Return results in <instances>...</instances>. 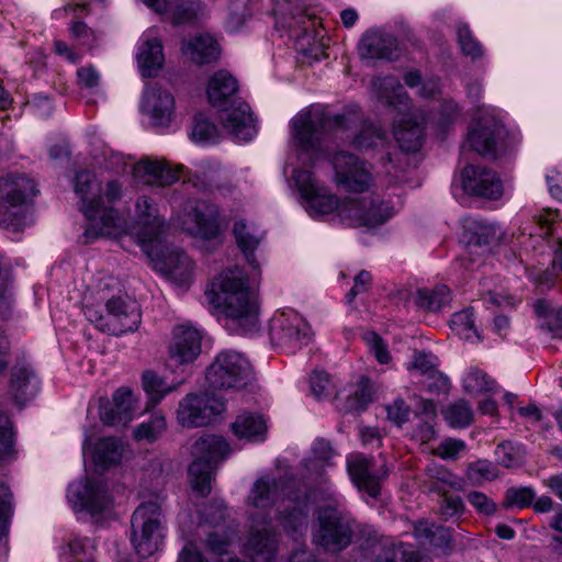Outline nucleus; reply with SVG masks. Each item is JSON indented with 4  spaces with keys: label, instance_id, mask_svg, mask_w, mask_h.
Segmentation results:
<instances>
[{
    "label": "nucleus",
    "instance_id": "obj_1",
    "mask_svg": "<svg viewBox=\"0 0 562 562\" xmlns=\"http://www.w3.org/2000/svg\"><path fill=\"white\" fill-rule=\"evenodd\" d=\"M247 276L237 266L224 270L206 292L209 301L222 308L226 327L235 333H250L258 326V307L251 297Z\"/></svg>",
    "mask_w": 562,
    "mask_h": 562
},
{
    "label": "nucleus",
    "instance_id": "obj_2",
    "mask_svg": "<svg viewBox=\"0 0 562 562\" xmlns=\"http://www.w3.org/2000/svg\"><path fill=\"white\" fill-rule=\"evenodd\" d=\"M288 504L280 510V520L285 529L293 531L306 526L310 510V495L304 486L295 481L277 482L270 477L257 480L252 486L248 503L256 508H267L278 501Z\"/></svg>",
    "mask_w": 562,
    "mask_h": 562
},
{
    "label": "nucleus",
    "instance_id": "obj_3",
    "mask_svg": "<svg viewBox=\"0 0 562 562\" xmlns=\"http://www.w3.org/2000/svg\"><path fill=\"white\" fill-rule=\"evenodd\" d=\"M232 452L229 443L220 436L205 435L191 447L193 462L189 467L190 483L195 493L205 497L211 492L217 464Z\"/></svg>",
    "mask_w": 562,
    "mask_h": 562
},
{
    "label": "nucleus",
    "instance_id": "obj_4",
    "mask_svg": "<svg viewBox=\"0 0 562 562\" xmlns=\"http://www.w3.org/2000/svg\"><path fill=\"white\" fill-rule=\"evenodd\" d=\"M166 519L156 502L142 503L131 518V542L143 559L153 555L162 544Z\"/></svg>",
    "mask_w": 562,
    "mask_h": 562
},
{
    "label": "nucleus",
    "instance_id": "obj_5",
    "mask_svg": "<svg viewBox=\"0 0 562 562\" xmlns=\"http://www.w3.org/2000/svg\"><path fill=\"white\" fill-rule=\"evenodd\" d=\"M355 520L345 509L342 502L334 496L318 510V529L315 542L327 551H340L348 547L353 535Z\"/></svg>",
    "mask_w": 562,
    "mask_h": 562
},
{
    "label": "nucleus",
    "instance_id": "obj_6",
    "mask_svg": "<svg viewBox=\"0 0 562 562\" xmlns=\"http://www.w3.org/2000/svg\"><path fill=\"white\" fill-rule=\"evenodd\" d=\"M36 192L34 181L26 176L0 178V225L20 231L25 224V204Z\"/></svg>",
    "mask_w": 562,
    "mask_h": 562
},
{
    "label": "nucleus",
    "instance_id": "obj_7",
    "mask_svg": "<svg viewBox=\"0 0 562 562\" xmlns=\"http://www.w3.org/2000/svg\"><path fill=\"white\" fill-rule=\"evenodd\" d=\"M358 121L356 114L327 116L318 111H302L292 120L293 137L303 150H314L319 135L327 130H349Z\"/></svg>",
    "mask_w": 562,
    "mask_h": 562
},
{
    "label": "nucleus",
    "instance_id": "obj_8",
    "mask_svg": "<svg viewBox=\"0 0 562 562\" xmlns=\"http://www.w3.org/2000/svg\"><path fill=\"white\" fill-rule=\"evenodd\" d=\"M477 110L482 115L469 130L465 144L483 157L498 158L509 147L508 133L503 123L488 114L483 106H479Z\"/></svg>",
    "mask_w": 562,
    "mask_h": 562
},
{
    "label": "nucleus",
    "instance_id": "obj_9",
    "mask_svg": "<svg viewBox=\"0 0 562 562\" xmlns=\"http://www.w3.org/2000/svg\"><path fill=\"white\" fill-rule=\"evenodd\" d=\"M276 10L284 20L286 16L291 19L286 26L295 37L296 49L317 58L321 45L316 38L319 34L315 29V20L305 13L302 0H277Z\"/></svg>",
    "mask_w": 562,
    "mask_h": 562
},
{
    "label": "nucleus",
    "instance_id": "obj_10",
    "mask_svg": "<svg viewBox=\"0 0 562 562\" xmlns=\"http://www.w3.org/2000/svg\"><path fill=\"white\" fill-rule=\"evenodd\" d=\"M251 379L249 361L236 351L221 352L206 371V380L213 389H241Z\"/></svg>",
    "mask_w": 562,
    "mask_h": 562
},
{
    "label": "nucleus",
    "instance_id": "obj_11",
    "mask_svg": "<svg viewBox=\"0 0 562 562\" xmlns=\"http://www.w3.org/2000/svg\"><path fill=\"white\" fill-rule=\"evenodd\" d=\"M269 335L274 346L288 352H295L307 346L313 336L308 323L293 311L274 316L270 323Z\"/></svg>",
    "mask_w": 562,
    "mask_h": 562
},
{
    "label": "nucleus",
    "instance_id": "obj_12",
    "mask_svg": "<svg viewBox=\"0 0 562 562\" xmlns=\"http://www.w3.org/2000/svg\"><path fill=\"white\" fill-rule=\"evenodd\" d=\"M224 401L214 394L189 393L179 402L178 423L186 428L204 427L224 411Z\"/></svg>",
    "mask_w": 562,
    "mask_h": 562
},
{
    "label": "nucleus",
    "instance_id": "obj_13",
    "mask_svg": "<svg viewBox=\"0 0 562 562\" xmlns=\"http://www.w3.org/2000/svg\"><path fill=\"white\" fill-rule=\"evenodd\" d=\"M293 180L305 201L307 212L315 215H326L334 211H340L347 204V200L339 203L334 194L321 187L308 170L297 169L293 172Z\"/></svg>",
    "mask_w": 562,
    "mask_h": 562
},
{
    "label": "nucleus",
    "instance_id": "obj_14",
    "mask_svg": "<svg viewBox=\"0 0 562 562\" xmlns=\"http://www.w3.org/2000/svg\"><path fill=\"white\" fill-rule=\"evenodd\" d=\"M335 182L348 192L361 193L372 186V175L367 164L353 154L338 151L333 157Z\"/></svg>",
    "mask_w": 562,
    "mask_h": 562
},
{
    "label": "nucleus",
    "instance_id": "obj_15",
    "mask_svg": "<svg viewBox=\"0 0 562 562\" xmlns=\"http://www.w3.org/2000/svg\"><path fill=\"white\" fill-rule=\"evenodd\" d=\"M348 472L359 492L378 498L381 484L389 475V468L385 461L378 462L373 458L356 454L348 460Z\"/></svg>",
    "mask_w": 562,
    "mask_h": 562
},
{
    "label": "nucleus",
    "instance_id": "obj_16",
    "mask_svg": "<svg viewBox=\"0 0 562 562\" xmlns=\"http://www.w3.org/2000/svg\"><path fill=\"white\" fill-rule=\"evenodd\" d=\"M342 218H348L355 226L373 227L384 224L393 216V207L379 198L347 199L340 211Z\"/></svg>",
    "mask_w": 562,
    "mask_h": 562
},
{
    "label": "nucleus",
    "instance_id": "obj_17",
    "mask_svg": "<svg viewBox=\"0 0 562 562\" xmlns=\"http://www.w3.org/2000/svg\"><path fill=\"white\" fill-rule=\"evenodd\" d=\"M182 228L192 236L211 239L218 234V212L205 201H188L183 209Z\"/></svg>",
    "mask_w": 562,
    "mask_h": 562
},
{
    "label": "nucleus",
    "instance_id": "obj_18",
    "mask_svg": "<svg viewBox=\"0 0 562 562\" xmlns=\"http://www.w3.org/2000/svg\"><path fill=\"white\" fill-rule=\"evenodd\" d=\"M68 499L80 510L97 515L109 510L112 498L106 486L97 480L87 479L69 486Z\"/></svg>",
    "mask_w": 562,
    "mask_h": 562
},
{
    "label": "nucleus",
    "instance_id": "obj_19",
    "mask_svg": "<svg viewBox=\"0 0 562 562\" xmlns=\"http://www.w3.org/2000/svg\"><path fill=\"white\" fill-rule=\"evenodd\" d=\"M109 322L103 324L106 333L120 336L136 330L142 321L139 304L130 297L113 296L105 303Z\"/></svg>",
    "mask_w": 562,
    "mask_h": 562
},
{
    "label": "nucleus",
    "instance_id": "obj_20",
    "mask_svg": "<svg viewBox=\"0 0 562 562\" xmlns=\"http://www.w3.org/2000/svg\"><path fill=\"white\" fill-rule=\"evenodd\" d=\"M462 188L468 194L498 200L503 194V183L498 176L485 167L468 165L461 173Z\"/></svg>",
    "mask_w": 562,
    "mask_h": 562
},
{
    "label": "nucleus",
    "instance_id": "obj_21",
    "mask_svg": "<svg viewBox=\"0 0 562 562\" xmlns=\"http://www.w3.org/2000/svg\"><path fill=\"white\" fill-rule=\"evenodd\" d=\"M137 224L135 235L142 247L148 251L147 246L157 241L165 232L166 223L158 214V210L154 201L146 195L137 199L136 204Z\"/></svg>",
    "mask_w": 562,
    "mask_h": 562
},
{
    "label": "nucleus",
    "instance_id": "obj_22",
    "mask_svg": "<svg viewBox=\"0 0 562 562\" xmlns=\"http://www.w3.org/2000/svg\"><path fill=\"white\" fill-rule=\"evenodd\" d=\"M220 121L227 133L238 140H250L257 134L250 106L245 101L234 100L220 109Z\"/></svg>",
    "mask_w": 562,
    "mask_h": 562
},
{
    "label": "nucleus",
    "instance_id": "obj_23",
    "mask_svg": "<svg viewBox=\"0 0 562 562\" xmlns=\"http://www.w3.org/2000/svg\"><path fill=\"white\" fill-rule=\"evenodd\" d=\"M142 109L153 126L168 127L173 116L175 99L168 91L150 87L144 93Z\"/></svg>",
    "mask_w": 562,
    "mask_h": 562
},
{
    "label": "nucleus",
    "instance_id": "obj_24",
    "mask_svg": "<svg viewBox=\"0 0 562 562\" xmlns=\"http://www.w3.org/2000/svg\"><path fill=\"white\" fill-rule=\"evenodd\" d=\"M539 227L543 237H551L555 240L557 249L552 261V271H546L540 277V283L551 286L554 278L562 276V221L559 220L557 210H547L538 218Z\"/></svg>",
    "mask_w": 562,
    "mask_h": 562
},
{
    "label": "nucleus",
    "instance_id": "obj_25",
    "mask_svg": "<svg viewBox=\"0 0 562 562\" xmlns=\"http://www.w3.org/2000/svg\"><path fill=\"white\" fill-rule=\"evenodd\" d=\"M184 172V167L179 166L170 169L162 160L143 158L134 165L133 176L145 184L168 187L180 179V173Z\"/></svg>",
    "mask_w": 562,
    "mask_h": 562
},
{
    "label": "nucleus",
    "instance_id": "obj_26",
    "mask_svg": "<svg viewBox=\"0 0 562 562\" xmlns=\"http://www.w3.org/2000/svg\"><path fill=\"white\" fill-rule=\"evenodd\" d=\"M201 340L202 335L196 328L188 325L177 326L169 347L171 360L178 364L194 361L201 352Z\"/></svg>",
    "mask_w": 562,
    "mask_h": 562
},
{
    "label": "nucleus",
    "instance_id": "obj_27",
    "mask_svg": "<svg viewBox=\"0 0 562 562\" xmlns=\"http://www.w3.org/2000/svg\"><path fill=\"white\" fill-rule=\"evenodd\" d=\"M135 400L127 387H120L112 396V402L100 405V419L109 426L127 425L134 415Z\"/></svg>",
    "mask_w": 562,
    "mask_h": 562
},
{
    "label": "nucleus",
    "instance_id": "obj_28",
    "mask_svg": "<svg viewBox=\"0 0 562 562\" xmlns=\"http://www.w3.org/2000/svg\"><path fill=\"white\" fill-rule=\"evenodd\" d=\"M87 217L89 224L83 233L85 243H92L100 236L115 237L123 231V221L112 207L101 209V204L94 207Z\"/></svg>",
    "mask_w": 562,
    "mask_h": 562
},
{
    "label": "nucleus",
    "instance_id": "obj_29",
    "mask_svg": "<svg viewBox=\"0 0 562 562\" xmlns=\"http://www.w3.org/2000/svg\"><path fill=\"white\" fill-rule=\"evenodd\" d=\"M277 533L269 527L251 528L244 544L245 553L254 561L273 562L278 553Z\"/></svg>",
    "mask_w": 562,
    "mask_h": 562
},
{
    "label": "nucleus",
    "instance_id": "obj_30",
    "mask_svg": "<svg viewBox=\"0 0 562 562\" xmlns=\"http://www.w3.org/2000/svg\"><path fill=\"white\" fill-rule=\"evenodd\" d=\"M397 52V40L387 33L370 30L359 42V54L368 59H392Z\"/></svg>",
    "mask_w": 562,
    "mask_h": 562
},
{
    "label": "nucleus",
    "instance_id": "obj_31",
    "mask_svg": "<svg viewBox=\"0 0 562 562\" xmlns=\"http://www.w3.org/2000/svg\"><path fill=\"white\" fill-rule=\"evenodd\" d=\"M394 138L403 151H418L424 143L423 119L412 114L396 122L394 125Z\"/></svg>",
    "mask_w": 562,
    "mask_h": 562
},
{
    "label": "nucleus",
    "instance_id": "obj_32",
    "mask_svg": "<svg viewBox=\"0 0 562 562\" xmlns=\"http://www.w3.org/2000/svg\"><path fill=\"white\" fill-rule=\"evenodd\" d=\"M238 91V82L229 72L225 70L216 71L207 85V98L212 106L218 110L232 104Z\"/></svg>",
    "mask_w": 562,
    "mask_h": 562
},
{
    "label": "nucleus",
    "instance_id": "obj_33",
    "mask_svg": "<svg viewBox=\"0 0 562 562\" xmlns=\"http://www.w3.org/2000/svg\"><path fill=\"white\" fill-rule=\"evenodd\" d=\"M75 192L81 199L80 210L86 217H90L93 209L102 204L101 187L91 171L82 170L77 172Z\"/></svg>",
    "mask_w": 562,
    "mask_h": 562
},
{
    "label": "nucleus",
    "instance_id": "obj_34",
    "mask_svg": "<svg viewBox=\"0 0 562 562\" xmlns=\"http://www.w3.org/2000/svg\"><path fill=\"white\" fill-rule=\"evenodd\" d=\"M183 54L196 65L215 61L220 56V46L210 34H199L182 45Z\"/></svg>",
    "mask_w": 562,
    "mask_h": 562
},
{
    "label": "nucleus",
    "instance_id": "obj_35",
    "mask_svg": "<svg viewBox=\"0 0 562 562\" xmlns=\"http://www.w3.org/2000/svg\"><path fill=\"white\" fill-rule=\"evenodd\" d=\"M137 63L143 77H155L162 68L165 56L160 40L144 38L137 53Z\"/></svg>",
    "mask_w": 562,
    "mask_h": 562
},
{
    "label": "nucleus",
    "instance_id": "obj_36",
    "mask_svg": "<svg viewBox=\"0 0 562 562\" xmlns=\"http://www.w3.org/2000/svg\"><path fill=\"white\" fill-rule=\"evenodd\" d=\"M233 434L240 440L263 441L267 437L266 420L261 415L244 413L231 425Z\"/></svg>",
    "mask_w": 562,
    "mask_h": 562
},
{
    "label": "nucleus",
    "instance_id": "obj_37",
    "mask_svg": "<svg viewBox=\"0 0 562 562\" xmlns=\"http://www.w3.org/2000/svg\"><path fill=\"white\" fill-rule=\"evenodd\" d=\"M425 472L427 475L425 484L429 492H436L440 495L463 488L462 480L443 465L430 464Z\"/></svg>",
    "mask_w": 562,
    "mask_h": 562
},
{
    "label": "nucleus",
    "instance_id": "obj_38",
    "mask_svg": "<svg viewBox=\"0 0 562 562\" xmlns=\"http://www.w3.org/2000/svg\"><path fill=\"white\" fill-rule=\"evenodd\" d=\"M376 98L390 106L408 108V97L395 77L376 78L372 81Z\"/></svg>",
    "mask_w": 562,
    "mask_h": 562
},
{
    "label": "nucleus",
    "instance_id": "obj_39",
    "mask_svg": "<svg viewBox=\"0 0 562 562\" xmlns=\"http://www.w3.org/2000/svg\"><path fill=\"white\" fill-rule=\"evenodd\" d=\"M155 262H161L160 269L175 279L186 281L191 277L193 265L186 252L179 249H172L164 252L155 259Z\"/></svg>",
    "mask_w": 562,
    "mask_h": 562
},
{
    "label": "nucleus",
    "instance_id": "obj_40",
    "mask_svg": "<svg viewBox=\"0 0 562 562\" xmlns=\"http://www.w3.org/2000/svg\"><path fill=\"white\" fill-rule=\"evenodd\" d=\"M123 456V443L115 437L101 438L93 450L92 459L101 470L119 463Z\"/></svg>",
    "mask_w": 562,
    "mask_h": 562
},
{
    "label": "nucleus",
    "instance_id": "obj_41",
    "mask_svg": "<svg viewBox=\"0 0 562 562\" xmlns=\"http://www.w3.org/2000/svg\"><path fill=\"white\" fill-rule=\"evenodd\" d=\"M468 247H485L496 244L502 238V232L495 224L474 221L464 233Z\"/></svg>",
    "mask_w": 562,
    "mask_h": 562
},
{
    "label": "nucleus",
    "instance_id": "obj_42",
    "mask_svg": "<svg viewBox=\"0 0 562 562\" xmlns=\"http://www.w3.org/2000/svg\"><path fill=\"white\" fill-rule=\"evenodd\" d=\"M450 302V291L446 285L434 289L420 288L414 294V303L425 312H438Z\"/></svg>",
    "mask_w": 562,
    "mask_h": 562
},
{
    "label": "nucleus",
    "instance_id": "obj_43",
    "mask_svg": "<svg viewBox=\"0 0 562 562\" xmlns=\"http://www.w3.org/2000/svg\"><path fill=\"white\" fill-rule=\"evenodd\" d=\"M11 390L18 402L26 401L37 391V381L34 372L25 366H16L11 373Z\"/></svg>",
    "mask_w": 562,
    "mask_h": 562
},
{
    "label": "nucleus",
    "instance_id": "obj_44",
    "mask_svg": "<svg viewBox=\"0 0 562 562\" xmlns=\"http://www.w3.org/2000/svg\"><path fill=\"white\" fill-rule=\"evenodd\" d=\"M233 234L239 249L245 254L248 262L256 268L254 251L261 239L257 234V228L249 226L245 221L239 220L234 223Z\"/></svg>",
    "mask_w": 562,
    "mask_h": 562
},
{
    "label": "nucleus",
    "instance_id": "obj_45",
    "mask_svg": "<svg viewBox=\"0 0 562 562\" xmlns=\"http://www.w3.org/2000/svg\"><path fill=\"white\" fill-rule=\"evenodd\" d=\"M169 12L173 25L192 24L203 14V5L199 0H175Z\"/></svg>",
    "mask_w": 562,
    "mask_h": 562
},
{
    "label": "nucleus",
    "instance_id": "obj_46",
    "mask_svg": "<svg viewBox=\"0 0 562 562\" xmlns=\"http://www.w3.org/2000/svg\"><path fill=\"white\" fill-rule=\"evenodd\" d=\"M450 328L463 340L481 341L480 333L475 327L473 308L454 313L450 319Z\"/></svg>",
    "mask_w": 562,
    "mask_h": 562
},
{
    "label": "nucleus",
    "instance_id": "obj_47",
    "mask_svg": "<svg viewBox=\"0 0 562 562\" xmlns=\"http://www.w3.org/2000/svg\"><path fill=\"white\" fill-rule=\"evenodd\" d=\"M386 143V133L381 127L373 124H363L361 130L352 139L357 149H371L384 146Z\"/></svg>",
    "mask_w": 562,
    "mask_h": 562
},
{
    "label": "nucleus",
    "instance_id": "obj_48",
    "mask_svg": "<svg viewBox=\"0 0 562 562\" xmlns=\"http://www.w3.org/2000/svg\"><path fill=\"white\" fill-rule=\"evenodd\" d=\"M445 419L454 428H464L473 419L472 407L465 400H459L443 411Z\"/></svg>",
    "mask_w": 562,
    "mask_h": 562
},
{
    "label": "nucleus",
    "instance_id": "obj_49",
    "mask_svg": "<svg viewBox=\"0 0 562 562\" xmlns=\"http://www.w3.org/2000/svg\"><path fill=\"white\" fill-rule=\"evenodd\" d=\"M250 15L251 11L248 8L247 1H232L227 8V15L224 22L225 30L229 33L238 32Z\"/></svg>",
    "mask_w": 562,
    "mask_h": 562
},
{
    "label": "nucleus",
    "instance_id": "obj_50",
    "mask_svg": "<svg viewBox=\"0 0 562 562\" xmlns=\"http://www.w3.org/2000/svg\"><path fill=\"white\" fill-rule=\"evenodd\" d=\"M498 468L487 460H477L470 463L467 469V477L475 485H481L486 481H493L498 476Z\"/></svg>",
    "mask_w": 562,
    "mask_h": 562
},
{
    "label": "nucleus",
    "instance_id": "obj_51",
    "mask_svg": "<svg viewBox=\"0 0 562 562\" xmlns=\"http://www.w3.org/2000/svg\"><path fill=\"white\" fill-rule=\"evenodd\" d=\"M166 427L165 416L155 414L149 422L143 423L134 429V438L153 442L166 430Z\"/></svg>",
    "mask_w": 562,
    "mask_h": 562
},
{
    "label": "nucleus",
    "instance_id": "obj_52",
    "mask_svg": "<svg viewBox=\"0 0 562 562\" xmlns=\"http://www.w3.org/2000/svg\"><path fill=\"white\" fill-rule=\"evenodd\" d=\"M142 383L145 392L155 404L173 390L154 371H145L142 376Z\"/></svg>",
    "mask_w": 562,
    "mask_h": 562
},
{
    "label": "nucleus",
    "instance_id": "obj_53",
    "mask_svg": "<svg viewBox=\"0 0 562 562\" xmlns=\"http://www.w3.org/2000/svg\"><path fill=\"white\" fill-rule=\"evenodd\" d=\"M536 498L533 488L529 486L509 487L505 492L503 506L505 508L518 507L527 508L531 506Z\"/></svg>",
    "mask_w": 562,
    "mask_h": 562
},
{
    "label": "nucleus",
    "instance_id": "obj_54",
    "mask_svg": "<svg viewBox=\"0 0 562 562\" xmlns=\"http://www.w3.org/2000/svg\"><path fill=\"white\" fill-rule=\"evenodd\" d=\"M457 36L458 43L461 47V50L464 55L470 56L471 58H480L483 56V47L475 40L470 27L465 23H460L457 26Z\"/></svg>",
    "mask_w": 562,
    "mask_h": 562
},
{
    "label": "nucleus",
    "instance_id": "obj_55",
    "mask_svg": "<svg viewBox=\"0 0 562 562\" xmlns=\"http://www.w3.org/2000/svg\"><path fill=\"white\" fill-rule=\"evenodd\" d=\"M372 401V387L367 378H361L357 383V387L347 400V406L350 411L362 412Z\"/></svg>",
    "mask_w": 562,
    "mask_h": 562
},
{
    "label": "nucleus",
    "instance_id": "obj_56",
    "mask_svg": "<svg viewBox=\"0 0 562 562\" xmlns=\"http://www.w3.org/2000/svg\"><path fill=\"white\" fill-rule=\"evenodd\" d=\"M191 136L196 143H213L217 139V128L204 115L199 114L194 119Z\"/></svg>",
    "mask_w": 562,
    "mask_h": 562
},
{
    "label": "nucleus",
    "instance_id": "obj_57",
    "mask_svg": "<svg viewBox=\"0 0 562 562\" xmlns=\"http://www.w3.org/2000/svg\"><path fill=\"white\" fill-rule=\"evenodd\" d=\"M68 562H93L94 547L89 539L74 538L68 543Z\"/></svg>",
    "mask_w": 562,
    "mask_h": 562
},
{
    "label": "nucleus",
    "instance_id": "obj_58",
    "mask_svg": "<svg viewBox=\"0 0 562 562\" xmlns=\"http://www.w3.org/2000/svg\"><path fill=\"white\" fill-rule=\"evenodd\" d=\"M439 514L445 520L460 517L464 512V503L460 496L449 493L440 494Z\"/></svg>",
    "mask_w": 562,
    "mask_h": 562
},
{
    "label": "nucleus",
    "instance_id": "obj_59",
    "mask_svg": "<svg viewBox=\"0 0 562 562\" xmlns=\"http://www.w3.org/2000/svg\"><path fill=\"white\" fill-rule=\"evenodd\" d=\"M12 514V493L5 484L0 483V540L8 532V525Z\"/></svg>",
    "mask_w": 562,
    "mask_h": 562
},
{
    "label": "nucleus",
    "instance_id": "obj_60",
    "mask_svg": "<svg viewBox=\"0 0 562 562\" xmlns=\"http://www.w3.org/2000/svg\"><path fill=\"white\" fill-rule=\"evenodd\" d=\"M12 422L7 413L0 411V460H3L13 449Z\"/></svg>",
    "mask_w": 562,
    "mask_h": 562
},
{
    "label": "nucleus",
    "instance_id": "obj_61",
    "mask_svg": "<svg viewBox=\"0 0 562 562\" xmlns=\"http://www.w3.org/2000/svg\"><path fill=\"white\" fill-rule=\"evenodd\" d=\"M463 383L470 392H488L494 386V382L488 379L487 374L479 369H471Z\"/></svg>",
    "mask_w": 562,
    "mask_h": 562
},
{
    "label": "nucleus",
    "instance_id": "obj_62",
    "mask_svg": "<svg viewBox=\"0 0 562 562\" xmlns=\"http://www.w3.org/2000/svg\"><path fill=\"white\" fill-rule=\"evenodd\" d=\"M363 340L366 341L370 350L374 353L376 360L380 363H389V361L391 360V356L387 350V346L376 333L367 331L363 335Z\"/></svg>",
    "mask_w": 562,
    "mask_h": 562
},
{
    "label": "nucleus",
    "instance_id": "obj_63",
    "mask_svg": "<svg viewBox=\"0 0 562 562\" xmlns=\"http://www.w3.org/2000/svg\"><path fill=\"white\" fill-rule=\"evenodd\" d=\"M467 498L471 506L481 515L491 516L496 512V504L482 492L472 491L467 495Z\"/></svg>",
    "mask_w": 562,
    "mask_h": 562
},
{
    "label": "nucleus",
    "instance_id": "obj_64",
    "mask_svg": "<svg viewBox=\"0 0 562 562\" xmlns=\"http://www.w3.org/2000/svg\"><path fill=\"white\" fill-rule=\"evenodd\" d=\"M331 383L328 373L314 371L311 375V390L315 397L323 398L329 395Z\"/></svg>",
    "mask_w": 562,
    "mask_h": 562
}]
</instances>
